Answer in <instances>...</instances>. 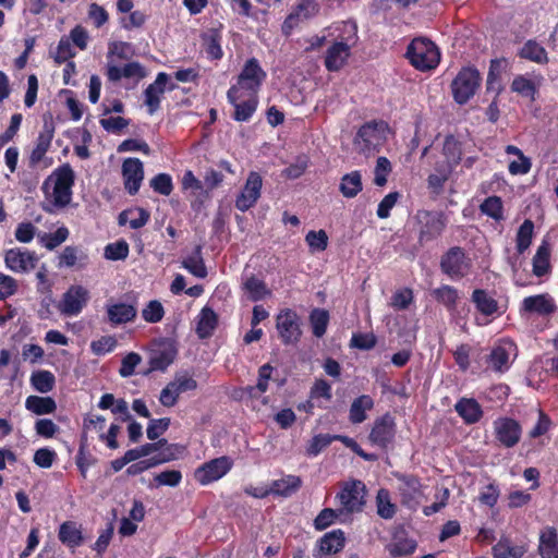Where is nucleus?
I'll return each mask as SVG.
<instances>
[{
    "mask_svg": "<svg viewBox=\"0 0 558 558\" xmlns=\"http://www.w3.org/2000/svg\"><path fill=\"white\" fill-rule=\"evenodd\" d=\"M74 171L70 165L57 168L43 183L46 199L54 208L68 206L72 199Z\"/></svg>",
    "mask_w": 558,
    "mask_h": 558,
    "instance_id": "obj_1",
    "label": "nucleus"
},
{
    "mask_svg": "<svg viewBox=\"0 0 558 558\" xmlns=\"http://www.w3.org/2000/svg\"><path fill=\"white\" fill-rule=\"evenodd\" d=\"M357 29L354 23H342L341 34L327 48L324 58V65L328 72L340 71L351 56V49L357 39Z\"/></svg>",
    "mask_w": 558,
    "mask_h": 558,
    "instance_id": "obj_2",
    "label": "nucleus"
},
{
    "mask_svg": "<svg viewBox=\"0 0 558 558\" xmlns=\"http://www.w3.org/2000/svg\"><path fill=\"white\" fill-rule=\"evenodd\" d=\"M266 77L267 73L260 66L259 61L254 57L247 59L236 77V83L228 89L227 98H234L236 93L258 96Z\"/></svg>",
    "mask_w": 558,
    "mask_h": 558,
    "instance_id": "obj_3",
    "label": "nucleus"
},
{
    "mask_svg": "<svg viewBox=\"0 0 558 558\" xmlns=\"http://www.w3.org/2000/svg\"><path fill=\"white\" fill-rule=\"evenodd\" d=\"M367 488L361 480H349L340 484V490L335 496L343 514L362 512L366 505Z\"/></svg>",
    "mask_w": 558,
    "mask_h": 558,
    "instance_id": "obj_4",
    "label": "nucleus"
},
{
    "mask_svg": "<svg viewBox=\"0 0 558 558\" xmlns=\"http://www.w3.org/2000/svg\"><path fill=\"white\" fill-rule=\"evenodd\" d=\"M405 56L416 70L423 72L435 69L440 62L438 47L427 38H414L408 46Z\"/></svg>",
    "mask_w": 558,
    "mask_h": 558,
    "instance_id": "obj_5",
    "label": "nucleus"
},
{
    "mask_svg": "<svg viewBox=\"0 0 558 558\" xmlns=\"http://www.w3.org/2000/svg\"><path fill=\"white\" fill-rule=\"evenodd\" d=\"M482 76L474 66H463L452 80L450 88L453 100L465 105L480 88Z\"/></svg>",
    "mask_w": 558,
    "mask_h": 558,
    "instance_id": "obj_6",
    "label": "nucleus"
},
{
    "mask_svg": "<svg viewBox=\"0 0 558 558\" xmlns=\"http://www.w3.org/2000/svg\"><path fill=\"white\" fill-rule=\"evenodd\" d=\"M387 131L388 124L385 121H368L359 129L355 143L363 153L376 151L386 142Z\"/></svg>",
    "mask_w": 558,
    "mask_h": 558,
    "instance_id": "obj_7",
    "label": "nucleus"
},
{
    "mask_svg": "<svg viewBox=\"0 0 558 558\" xmlns=\"http://www.w3.org/2000/svg\"><path fill=\"white\" fill-rule=\"evenodd\" d=\"M393 476L399 482L398 493L400 495L401 505L410 510H416L423 495L420 477L414 474L400 472H395Z\"/></svg>",
    "mask_w": 558,
    "mask_h": 558,
    "instance_id": "obj_8",
    "label": "nucleus"
},
{
    "mask_svg": "<svg viewBox=\"0 0 558 558\" xmlns=\"http://www.w3.org/2000/svg\"><path fill=\"white\" fill-rule=\"evenodd\" d=\"M90 299L89 291L81 284H72L62 295L58 304L59 312L66 317L77 316L86 307Z\"/></svg>",
    "mask_w": 558,
    "mask_h": 558,
    "instance_id": "obj_9",
    "label": "nucleus"
},
{
    "mask_svg": "<svg viewBox=\"0 0 558 558\" xmlns=\"http://www.w3.org/2000/svg\"><path fill=\"white\" fill-rule=\"evenodd\" d=\"M471 267L470 259L460 246L450 247L440 259V269L442 274L451 279H461L469 272Z\"/></svg>",
    "mask_w": 558,
    "mask_h": 558,
    "instance_id": "obj_10",
    "label": "nucleus"
},
{
    "mask_svg": "<svg viewBox=\"0 0 558 558\" xmlns=\"http://www.w3.org/2000/svg\"><path fill=\"white\" fill-rule=\"evenodd\" d=\"M421 223L417 242L421 246L437 240L447 227V219L442 213L423 211L418 216Z\"/></svg>",
    "mask_w": 558,
    "mask_h": 558,
    "instance_id": "obj_11",
    "label": "nucleus"
},
{
    "mask_svg": "<svg viewBox=\"0 0 558 558\" xmlns=\"http://www.w3.org/2000/svg\"><path fill=\"white\" fill-rule=\"evenodd\" d=\"M174 361V340L155 339L150 343L149 371H166Z\"/></svg>",
    "mask_w": 558,
    "mask_h": 558,
    "instance_id": "obj_12",
    "label": "nucleus"
},
{
    "mask_svg": "<svg viewBox=\"0 0 558 558\" xmlns=\"http://www.w3.org/2000/svg\"><path fill=\"white\" fill-rule=\"evenodd\" d=\"M318 12L319 4L317 0H298L281 25L282 34L286 36L291 35L292 31L298 27L301 22L316 16Z\"/></svg>",
    "mask_w": 558,
    "mask_h": 558,
    "instance_id": "obj_13",
    "label": "nucleus"
},
{
    "mask_svg": "<svg viewBox=\"0 0 558 558\" xmlns=\"http://www.w3.org/2000/svg\"><path fill=\"white\" fill-rule=\"evenodd\" d=\"M276 327L283 344L296 343L301 338L300 317L293 310L281 311L276 318Z\"/></svg>",
    "mask_w": 558,
    "mask_h": 558,
    "instance_id": "obj_14",
    "label": "nucleus"
},
{
    "mask_svg": "<svg viewBox=\"0 0 558 558\" xmlns=\"http://www.w3.org/2000/svg\"><path fill=\"white\" fill-rule=\"evenodd\" d=\"M262 187V175L256 171H251L244 186L235 198V208L244 213L254 207L260 197Z\"/></svg>",
    "mask_w": 558,
    "mask_h": 558,
    "instance_id": "obj_15",
    "label": "nucleus"
},
{
    "mask_svg": "<svg viewBox=\"0 0 558 558\" xmlns=\"http://www.w3.org/2000/svg\"><path fill=\"white\" fill-rule=\"evenodd\" d=\"M396 436V422L390 413L377 417L368 435L372 445L387 449Z\"/></svg>",
    "mask_w": 558,
    "mask_h": 558,
    "instance_id": "obj_16",
    "label": "nucleus"
},
{
    "mask_svg": "<svg viewBox=\"0 0 558 558\" xmlns=\"http://www.w3.org/2000/svg\"><path fill=\"white\" fill-rule=\"evenodd\" d=\"M229 457H219L205 462L195 470L194 477L202 485H207L223 477L232 468Z\"/></svg>",
    "mask_w": 558,
    "mask_h": 558,
    "instance_id": "obj_17",
    "label": "nucleus"
},
{
    "mask_svg": "<svg viewBox=\"0 0 558 558\" xmlns=\"http://www.w3.org/2000/svg\"><path fill=\"white\" fill-rule=\"evenodd\" d=\"M496 440L505 448H513L519 444L522 435L520 423L511 417H498L494 421Z\"/></svg>",
    "mask_w": 558,
    "mask_h": 558,
    "instance_id": "obj_18",
    "label": "nucleus"
},
{
    "mask_svg": "<svg viewBox=\"0 0 558 558\" xmlns=\"http://www.w3.org/2000/svg\"><path fill=\"white\" fill-rule=\"evenodd\" d=\"M345 533L341 529H335L319 537L313 550L314 558H331L342 551L345 546Z\"/></svg>",
    "mask_w": 558,
    "mask_h": 558,
    "instance_id": "obj_19",
    "label": "nucleus"
},
{
    "mask_svg": "<svg viewBox=\"0 0 558 558\" xmlns=\"http://www.w3.org/2000/svg\"><path fill=\"white\" fill-rule=\"evenodd\" d=\"M515 350L517 347L511 340L502 339L492 349L486 357V363L493 371L505 373L511 365L510 355L514 354Z\"/></svg>",
    "mask_w": 558,
    "mask_h": 558,
    "instance_id": "obj_20",
    "label": "nucleus"
},
{
    "mask_svg": "<svg viewBox=\"0 0 558 558\" xmlns=\"http://www.w3.org/2000/svg\"><path fill=\"white\" fill-rule=\"evenodd\" d=\"M37 262L36 253L26 248H11L4 255L5 266L14 272H28L36 267Z\"/></svg>",
    "mask_w": 558,
    "mask_h": 558,
    "instance_id": "obj_21",
    "label": "nucleus"
},
{
    "mask_svg": "<svg viewBox=\"0 0 558 558\" xmlns=\"http://www.w3.org/2000/svg\"><path fill=\"white\" fill-rule=\"evenodd\" d=\"M54 135V128L52 124L45 123L43 131L38 134V137L35 143V147L33 148L29 156V167L35 168L41 162L45 167L51 165V162H46V154L51 146V141Z\"/></svg>",
    "mask_w": 558,
    "mask_h": 558,
    "instance_id": "obj_22",
    "label": "nucleus"
},
{
    "mask_svg": "<svg viewBox=\"0 0 558 558\" xmlns=\"http://www.w3.org/2000/svg\"><path fill=\"white\" fill-rule=\"evenodd\" d=\"M124 187L130 195H135L144 179L143 162L138 158H126L122 163Z\"/></svg>",
    "mask_w": 558,
    "mask_h": 558,
    "instance_id": "obj_23",
    "label": "nucleus"
},
{
    "mask_svg": "<svg viewBox=\"0 0 558 558\" xmlns=\"http://www.w3.org/2000/svg\"><path fill=\"white\" fill-rule=\"evenodd\" d=\"M227 99L234 107L232 118L236 122L250 121L259 104L258 96L245 95L241 93H236L234 98Z\"/></svg>",
    "mask_w": 558,
    "mask_h": 558,
    "instance_id": "obj_24",
    "label": "nucleus"
},
{
    "mask_svg": "<svg viewBox=\"0 0 558 558\" xmlns=\"http://www.w3.org/2000/svg\"><path fill=\"white\" fill-rule=\"evenodd\" d=\"M557 310L554 299L545 294H536L526 296L521 303L520 311L527 314H537L539 316H548Z\"/></svg>",
    "mask_w": 558,
    "mask_h": 558,
    "instance_id": "obj_25",
    "label": "nucleus"
},
{
    "mask_svg": "<svg viewBox=\"0 0 558 558\" xmlns=\"http://www.w3.org/2000/svg\"><path fill=\"white\" fill-rule=\"evenodd\" d=\"M106 314L108 323L116 327L133 322L137 315V310L133 304L123 302L108 303L106 305Z\"/></svg>",
    "mask_w": 558,
    "mask_h": 558,
    "instance_id": "obj_26",
    "label": "nucleus"
},
{
    "mask_svg": "<svg viewBox=\"0 0 558 558\" xmlns=\"http://www.w3.org/2000/svg\"><path fill=\"white\" fill-rule=\"evenodd\" d=\"M537 553L542 558H558V531L555 526H545L539 532Z\"/></svg>",
    "mask_w": 558,
    "mask_h": 558,
    "instance_id": "obj_27",
    "label": "nucleus"
},
{
    "mask_svg": "<svg viewBox=\"0 0 558 558\" xmlns=\"http://www.w3.org/2000/svg\"><path fill=\"white\" fill-rule=\"evenodd\" d=\"M471 301L475 308L484 316H499L504 312L499 311L498 301L485 289H475L472 292Z\"/></svg>",
    "mask_w": 558,
    "mask_h": 558,
    "instance_id": "obj_28",
    "label": "nucleus"
},
{
    "mask_svg": "<svg viewBox=\"0 0 558 558\" xmlns=\"http://www.w3.org/2000/svg\"><path fill=\"white\" fill-rule=\"evenodd\" d=\"M454 410L466 425L475 424L483 417L482 407L474 398L459 399Z\"/></svg>",
    "mask_w": 558,
    "mask_h": 558,
    "instance_id": "obj_29",
    "label": "nucleus"
},
{
    "mask_svg": "<svg viewBox=\"0 0 558 558\" xmlns=\"http://www.w3.org/2000/svg\"><path fill=\"white\" fill-rule=\"evenodd\" d=\"M89 264V256L86 252L77 246H65L59 256V267H76L84 269Z\"/></svg>",
    "mask_w": 558,
    "mask_h": 558,
    "instance_id": "obj_30",
    "label": "nucleus"
},
{
    "mask_svg": "<svg viewBox=\"0 0 558 558\" xmlns=\"http://www.w3.org/2000/svg\"><path fill=\"white\" fill-rule=\"evenodd\" d=\"M168 76L165 73H159L153 84H150L145 90V105L148 107V111L153 114L159 107L160 97L165 92Z\"/></svg>",
    "mask_w": 558,
    "mask_h": 558,
    "instance_id": "obj_31",
    "label": "nucleus"
},
{
    "mask_svg": "<svg viewBox=\"0 0 558 558\" xmlns=\"http://www.w3.org/2000/svg\"><path fill=\"white\" fill-rule=\"evenodd\" d=\"M221 39V34L216 28H210L202 34V44L208 59L220 60L223 57Z\"/></svg>",
    "mask_w": 558,
    "mask_h": 558,
    "instance_id": "obj_32",
    "label": "nucleus"
},
{
    "mask_svg": "<svg viewBox=\"0 0 558 558\" xmlns=\"http://www.w3.org/2000/svg\"><path fill=\"white\" fill-rule=\"evenodd\" d=\"M374 408V399L369 395H361L355 398L349 410V420L352 424H361L366 418V412Z\"/></svg>",
    "mask_w": 558,
    "mask_h": 558,
    "instance_id": "obj_33",
    "label": "nucleus"
},
{
    "mask_svg": "<svg viewBox=\"0 0 558 558\" xmlns=\"http://www.w3.org/2000/svg\"><path fill=\"white\" fill-rule=\"evenodd\" d=\"M302 486V480L296 475H286L280 480H275L270 484L271 495L289 497L298 492Z\"/></svg>",
    "mask_w": 558,
    "mask_h": 558,
    "instance_id": "obj_34",
    "label": "nucleus"
},
{
    "mask_svg": "<svg viewBox=\"0 0 558 558\" xmlns=\"http://www.w3.org/2000/svg\"><path fill=\"white\" fill-rule=\"evenodd\" d=\"M533 274L543 277L550 271V244L543 240L533 257Z\"/></svg>",
    "mask_w": 558,
    "mask_h": 558,
    "instance_id": "obj_35",
    "label": "nucleus"
},
{
    "mask_svg": "<svg viewBox=\"0 0 558 558\" xmlns=\"http://www.w3.org/2000/svg\"><path fill=\"white\" fill-rule=\"evenodd\" d=\"M434 300L444 305L449 312L456 311L460 299L457 288L449 284H441L432 291Z\"/></svg>",
    "mask_w": 558,
    "mask_h": 558,
    "instance_id": "obj_36",
    "label": "nucleus"
},
{
    "mask_svg": "<svg viewBox=\"0 0 558 558\" xmlns=\"http://www.w3.org/2000/svg\"><path fill=\"white\" fill-rule=\"evenodd\" d=\"M518 56L521 59H525L537 64H547L549 61L545 48L534 39L526 40L519 50Z\"/></svg>",
    "mask_w": 558,
    "mask_h": 558,
    "instance_id": "obj_37",
    "label": "nucleus"
},
{
    "mask_svg": "<svg viewBox=\"0 0 558 558\" xmlns=\"http://www.w3.org/2000/svg\"><path fill=\"white\" fill-rule=\"evenodd\" d=\"M218 325V316L211 307L205 306L201 310L196 332L201 339L210 337Z\"/></svg>",
    "mask_w": 558,
    "mask_h": 558,
    "instance_id": "obj_38",
    "label": "nucleus"
},
{
    "mask_svg": "<svg viewBox=\"0 0 558 558\" xmlns=\"http://www.w3.org/2000/svg\"><path fill=\"white\" fill-rule=\"evenodd\" d=\"M417 547V543L413 538L395 536L393 541L386 545V550L392 558L410 557Z\"/></svg>",
    "mask_w": 558,
    "mask_h": 558,
    "instance_id": "obj_39",
    "label": "nucleus"
},
{
    "mask_svg": "<svg viewBox=\"0 0 558 558\" xmlns=\"http://www.w3.org/2000/svg\"><path fill=\"white\" fill-rule=\"evenodd\" d=\"M363 190L362 174L359 170L345 173L339 184V191L345 198H353Z\"/></svg>",
    "mask_w": 558,
    "mask_h": 558,
    "instance_id": "obj_40",
    "label": "nucleus"
},
{
    "mask_svg": "<svg viewBox=\"0 0 558 558\" xmlns=\"http://www.w3.org/2000/svg\"><path fill=\"white\" fill-rule=\"evenodd\" d=\"M59 539L70 548H76L83 543L82 531L73 521H65L59 527Z\"/></svg>",
    "mask_w": 558,
    "mask_h": 558,
    "instance_id": "obj_41",
    "label": "nucleus"
},
{
    "mask_svg": "<svg viewBox=\"0 0 558 558\" xmlns=\"http://www.w3.org/2000/svg\"><path fill=\"white\" fill-rule=\"evenodd\" d=\"M504 90L500 74V62L492 60L486 80V95H493V98L498 99L500 93Z\"/></svg>",
    "mask_w": 558,
    "mask_h": 558,
    "instance_id": "obj_42",
    "label": "nucleus"
},
{
    "mask_svg": "<svg viewBox=\"0 0 558 558\" xmlns=\"http://www.w3.org/2000/svg\"><path fill=\"white\" fill-rule=\"evenodd\" d=\"M25 408L37 414H51L56 411V401L50 397L29 396L25 400Z\"/></svg>",
    "mask_w": 558,
    "mask_h": 558,
    "instance_id": "obj_43",
    "label": "nucleus"
},
{
    "mask_svg": "<svg viewBox=\"0 0 558 558\" xmlns=\"http://www.w3.org/2000/svg\"><path fill=\"white\" fill-rule=\"evenodd\" d=\"M182 266L195 277L205 278L207 276L201 245H196L193 252L182 260Z\"/></svg>",
    "mask_w": 558,
    "mask_h": 558,
    "instance_id": "obj_44",
    "label": "nucleus"
},
{
    "mask_svg": "<svg viewBox=\"0 0 558 558\" xmlns=\"http://www.w3.org/2000/svg\"><path fill=\"white\" fill-rule=\"evenodd\" d=\"M149 220V214L143 208L123 210L119 215V225H129L132 229H140Z\"/></svg>",
    "mask_w": 558,
    "mask_h": 558,
    "instance_id": "obj_45",
    "label": "nucleus"
},
{
    "mask_svg": "<svg viewBox=\"0 0 558 558\" xmlns=\"http://www.w3.org/2000/svg\"><path fill=\"white\" fill-rule=\"evenodd\" d=\"M442 154L447 158L450 167H457L462 159V144L452 134L445 137Z\"/></svg>",
    "mask_w": 558,
    "mask_h": 558,
    "instance_id": "obj_46",
    "label": "nucleus"
},
{
    "mask_svg": "<svg viewBox=\"0 0 558 558\" xmlns=\"http://www.w3.org/2000/svg\"><path fill=\"white\" fill-rule=\"evenodd\" d=\"M377 514L385 520L392 519L397 513V506L391 502L390 493L386 488H380L376 495Z\"/></svg>",
    "mask_w": 558,
    "mask_h": 558,
    "instance_id": "obj_47",
    "label": "nucleus"
},
{
    "mask_svg": "<svg viewBox=\"0 0 558 558\" xmlns=\"http://www.w3.org/2000/svg\"><path fill=\"white\" fill-rule=\"evenodd\" d=\"M308 318L313 335L316 338H322L327 331L330 319L329 312L325 308H314Z\"/></svg>",
    "mask_w": 558,
    "mask_h": 558,
    "instance_id": "obj_48",
    "label": "nucleus"
},
{
    "mask_svg": "<svg viewBox=\"0 0 558 558\" xmlns=\"http://www.w3.org/2000/svg\"><path fill=\"white\" fill-rule=\"evenodd\" d=\"M533 234L534 222L531 219H525L515 235V247L519 254H523L530 247Z\"/></svg>",
    "mask_w": 558,
    "mask_h": 558,
    "instance_id": "obj_49",
    "label": "nucleus"
},
{
    "mask_svg": "<svg viewBox=\"0 0 558 558\" xmlns=\"http://www.w3.org/2000/svg\"><path fill=\"white\" fill-rule=\"evenodd\" d=\"M243 289L248 294V299L253 302L264 300L268 294H270L266 283L255 276H251L245 280Z\"/></svg>",
    "mask_w": 558,
    "mask_h": 558,
    "instance_id": "obj_50",
    "label": "nucleus"
},
{
    "mask_svg": "<svg viewBox=\"0 0 558 558\" xmlns=\"http://www.w3.org/2000/svg\"><path fill=\"white\" fill-rule=\"evenodd\" d=\"M31 383L36 391L47 393L53 389L56 378L49 371H37L32 374Z\"/></svg>",
    "mask_w": 558,
    "mask_h": 558,
    "instance_id": "obj_51",
    "label": "nucleus"
},
{
    "mask_svg": "<svg viewBox=\"0 0 558 558\" xmlns=\"http://www.w3.org/2000/svg\"><path fill=\"white\" fill-rule=\"evenodd\" d=\"M480 210L482 214L493 218L496 221L504 219V205L499 196L494 195L485 198L484 202L480 205Z\"/></svg>",
    "mask_w": 558,
    "mask_h": 558,
    "instance_id": "obj_52",
    "label": "nucleus"
},
{
    "mask_svg": "<svg viewBox=\"0 0 558 558\" xmlns=\"http://www.w3.org/2000/svg\"><path fill=\"white\" fill-rule=\"evenodd\" d=\"M492 550L494 558H522L525 554L523 546H512L509 541H499Z\"/></svg>",
    "mask_w": 558,
    "mask_h": 558,
    "instance_id": "obj_53",
    "label": "nucleus"
},
{
    "mask_svg": "<svg viewBox=\"0 0 558 558\" xmlns=\"http://www.w3.org/2000/svg\"><path fill=\"white\" fill-rule=\"evenodd\" d=\"M272 371L274 367L269 363L262 365L258 369V379L256 386L246 387V392L251 397H256V391H258L259 393L266 392L268 389V381L271 378Z\"/></svg>",
    "mask_w": 558,
    "mask_h": 558,
    "instance_id": "obj_54",
    "label": "nucleus"
},
{
    "mask_svg": "<svg viewBox=\"0 0 558 558\" xmlns=\"http://www.w3.org/2000/svg\"><path fill=\"white\" fill-rule=\"evenodd\" d=\"M342 514L339 508H324L314 519L313 525L316 531H324L332 525Z\"/></svg>",
    "mask_w": 558,
    "mask_h": 558,
    "instance_id": "obj_55",
    "label": "nucleus"
},
{
    "mask_svg": "<svg viewBox=\"0 0 558 558\" xmlns=\"http://www.w3.org/2000/svg\"><path fill=\"white\" fill-rule=\"evenodd\" d=\"M69 236V230L65 227H60L53 233H44L39 235V242L47 250L52 251L62 244Z\"/></svg>",
    "mask_w": 558,
    "mask_h": 558,
    "instance_id": "obj_56",
    "label": "nucleus"
},
{
    "mask_svg": "<svg viewBox=\"0 0 558 558\" xmlns=\"http://www.w3.org/2000/svg\"><path fill=\"white\" fill-rule=\"evenodd\" d=\"M511 89L512 92L518 93L524 97H529L531 100L535 99L536 87L534 83L522 75L515 76L513 78L511 83Z\"/></svg>",
    "mask_w": 558,
    "mask_h": 558,
    "instance_id": "obj_57",
    "label": "nucleus"
},
{
    "mask_svg": "<svg viewBox=\"0 0 558 558\" xmlns=\"http://www.w3.org/2000/svg\"><path fill=\"white\" fill-rule=\"evenodd\" d=\"M332 442L331 435L318 434L315 435L306 446V454L308 457L318 456L324 449H326Z\"/></svg>",
    "mask_w": 558,
    "mask_h": 558,
    "instance_id": "obj_58",
    "label": "nucleus"
},
{
    "mask_svg": "<svg viewBox=\"0 0 558 558\" xmlns=\"http://www.w3.org/2000/svg\"><path fill=\"white\" fill-rule=\"evenodd\" d=\"M500 489L497 484L489 483L485 485L477 497L480 504L485 505L489 508H494L499 499Z\"/></svg>",
    "mask_w": 558,
    "mask_h": 558,
    "instance_id": "obj_59",
    "label": "nucleus"
},
{
    "mask_svg": "<svg viewBox=\"0 0 558 558\" xmlns=\"http://www.w3.org/2000/svg\"><path fill=\"white\" fill-rule=\"evenodd\" d=\"M105 257L110 260H123L129 255V244L121 240L113 243H109L105 247Z\"/></svg>",
    "mask_w": 558,
    "mask_h": 558,
    "instance_id": "obj_60",
    "label": "nucleus"
},
{
    "mask_svg": "<svg viewBox=\"0 0 558 558\" xmlns=\"http://www.w3.org/2000/svg\"><path fill=\"white\" fill-rule=\"evenodd\" d=\"M391 172V163L387 157H378L374 169V184L384 186L387 183V177Z\"/></svg>",
    "mask_w": 558,
    "mask_h": 558,
    "instance_id": "obj_61",
    "label": "nucleus"
},
{
    "mask_svg": "<svg viewBox=\"0 0 558 558\" xmlns=\"http://www.w3.org/2000/svg\"><path fill=\"white\" fill-rule=\"evenodd\" d=\"M142 362V356L136 352L128 353L121 361L119 374L123 378L131 377L135 373L136 366Z\"/></svg>",
    "mask_w": 558,
    "mask_h": 558,
    "instance_id": "obj_62",
    "label": "nucleus"
},
{
    "mask_svg": "<svg viewBox=\"0 0 558 558\" xmlns=\"http://www.w3.org/2000/svg\"><path fill=\"white\" fill-rule=\"evenodd\" d=\"M377 343V338L373 332H356L352 335L350 347L360 350H371Z\"/></svg>",
    "mask_w": 558,
    "mask_h": 558,
    "instance_id": "obj_63",
    "label": "nucleus"
},
{
    "mask_svg": "<svg viewBox=\"0 0 558 558\" xmlns=\"http://www.w3.org/2000/svg\"><path fill=\"white\" fill-rule=\"evenodd\" d=\"M305 241L311 250L325 251L328 245V235L323 229L318 231L311 230L306 234Z\"/></svg>",
    "mask_w": 558,
    "mask_h": 558,
    "instance_id": "obj_64",
    "label": "nucleus"
}]
</instances>
